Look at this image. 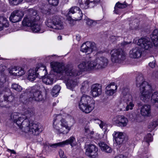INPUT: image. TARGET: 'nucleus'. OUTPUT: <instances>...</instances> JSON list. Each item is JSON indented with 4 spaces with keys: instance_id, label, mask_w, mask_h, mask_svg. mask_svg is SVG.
Masks as SVG:
<instances>
[{
    "instance_id": "9b49d317",
    "label": "nucleus",
    "mask_w": 158,
    "mask_h": 158,
    "mask_svg": "<svg viewBox=\"0 0 158 158\" xmlns=\"http://www.w3.org/2000/svg\"><path fill=\"white\" fill-rule=\"evenodd\" d=\"M113 123L121 127L126 126L128 123V119L123 115H119L114 117L112 119Z\"/></svg>"
},
{
    "instance_id": "6e6552de",
    "label": "nucleus",
    "mask_w": 158,
    "mask_h": 158,
    "mask_svg": "<svg viewBox=\"0 0 158 158\" xmlns=\"http://www.w3.org/2000/svg\"><path fill=\"white\" fill-rule=\"evenodd\" d=\"M45 23L50 28L49 30L51 31H54V29L61 30L64 28L63 22L57 16L47 19Z\"/></svg>"
},
{
    "instance_id": "603ef678",
    "label": "nucleus",
    "mask_w": 158,
    "mask_h": 158,
    "mask_svg": "<svg viewBox=\"0 0 158 158\" xmlns=\"http://www.w3.org/2000/svg\"><path fill=\"white\" fill-rule=\"evenodd\" d=\"M92 2H91L90 4V7H93L95 6H96L98 3H99L100 0H99L98 2H97L96 0H93Z\"/></svg>"
},
{
    "instance_id": "c756f323",
    "label": "nucleus",
    "mask_w": 158,
    "mask_h": 158,
    "mask_svg": "<svg viewBox=\"0 0 158 158\" xmlns=\"http://www.w3.org/2000/svg\"><path fill=\"white\" fill-rule=\"evenodd\" d=\"M8 26L9 23L6 18L0 16V31L2 30L4 27H7Z\"/></svg>"
},
{
    "instance_id": "2eb2a0df",
    "label": "nucleus",
    "mask_w": 158,
    "mask_h": 158,
    "mask_svg": "<svg viewBox=\"0 0 158 158\" xmlns=\"http://www.w3.org/2000/svg\"><path fill=\"white\" fill-rule=\"evenodd\" d=\"M137 44L145 50H150L153 47L152 44L148 38L139 39L138 41Z\"/></svg>"
},
{
    "instance_id": "6ab92c4d",
    "label": "nucleus",
    "mask_w": 158,
    "mask_h": 158,
    "mask_svg": "<svg viewBox=\"0 0 158 158\" xmlns=\"http://www.w3.org/2000/svg\"><path fill=\"white\" fill-rule=\"evenodd\" d=\"M95 60L98 64V68L99 69L105 68L108 63V59L104 56L98 57Z\"/></svg>"
},
{
    "instance_id": "09e8293b",
    "label": "nucleus",
    "mask_w": 158,
    "mask_h": 158,
    "mask_svg": "<svg viewBox=\"0 0 158 158\" xmlns=\"http://www.w3.org/2000/svg\"><path fill=\"white\" fill-rule=\"evenodd\" d=\"M10 3L11 5H17L22 2L23 0H9Z\"/></svg>"
},
{
    "instance_id": "0eeeda50",
    "label": "nucleus",
    "mask_w": 158,
    "mask_h": 158,
    "mask_svg": "<svg viewBox=\"0 0 158 158\" xmlns=\"http://www.w3.org/2000/svg\"><path fill=\"white\" fill-rule=\"evenodd\" d=\"M27 126L23 125L21 129L22 131L28 133L30 135H37L42 131L41 125L39 123H30L28 118H27Z\"/></svg>"
},
{
    "instance_id": "0e129e2a",
    "label": "nucleus",
    "mask_w": 158,
    "mask_h": 158,
    "mask_svg": "<svg viewBox=\"0 0 158 158\" xmlns=\"http://www.w3.org/2000/svg\"><path fill=\"white\" fill-rule=\"evenodd\" d=\"M3 67L2 66H0V71H1L2 72H3L4 71V70H2V69H3Z\"/></svg>"
},
{
    "instance_id": "58836bf2",
    "label": "nucleus",
    "mask_w": 158,
    "mask_h": 158,
    "mask_svg": "<svg viewBox=\"0 0 158 158\" xmlns=\"http://www.w3.org/2000/svg\"><path fill=\"white\" fill-rule=\"evenodd\" d=\"M151 101L153 103H158V92H155L152 94Z\"/></svg>"
},
{
    "instance_id": "6e6d98bb",
    "label": "nucleus",
    "mask_w": 158,
    "mask_h": 158,
    "mask_svg": "<svg viewBox=\"0 0 158 158\" xmlns=\"http://www.w3.org/2000/svg\"><path fill=\"white\" fill-rule=\"evenodd\" d=\"M131 43V42L130 41L129 42H123L121 44V47L123 48V47Z\"/></svg>"
},
{
    "instance_id": "680f3d73",
    "label": "nucleus",
    "mask_w": 158,
    "mask_h": 158,
    "mask_svg": "<svg viewBox=\"0 0 158 158\" xmlns=\"http://www.w3.org/2000/svg\"><path fill=\"white\" fill-rule=\"evenodd\" d=\"M76 39L78 41H79L80 40V36L79 35L77 34L76 35Z\"/></svg>"
},
{
    "instance_id": "412c9836",
    "label": "nucleus",
    "mask_w": 158,
    "mask_h": 158,
    "mask_svg": "<svg viewBox=\"0 0 158 158\" xmlns=\"http://www.w3.org/2000/svg\"><path fill=\"white\" fill-rule=\"evenodd\" d=\"M142 54L141 49L139 47H136L131 50L129 52V56L133 58H138Z\"/></svg>"
},
{
    "instance_id": "b1692460",
    "label": "nucleus",
    "mask_w": 158,
    "mask_h": 158,
    "mask_svg": "<svg viewBox=\"0 0 158 158\" xmlns=\"http://www.w3.org/2000/svg\"><path fill=\"white\" fill-rule=\"evenodd\" d=\"M151 112V106L150 105H145L142 106L140 110L141 114L144 116H149Z\"/></svg>"
},
{
    "instance_id": "5fc2aeb1",
    "label": "nucleus",
    "mask_w": 158,
    "mask_h": 158,
    "mask_svg": "<svg viewBox=\"0 0 158 158\" xmlns=\"http://www.w3.org/2000/svg\"><path fill=\"white\" fill-rule=\"evenodd\" d=\"M98 123L99 124L100 127L101 128H102L105 125V124L101 120H98Z\"/></svg>"
},
{
    "instance_id": "a18cd8bd",
    "label": "nucleus",
    "mask_w": 158,
    "mask_h": 158,
    "mask_svg": "<svg viewBox=\"0 0 158 158\" xmlns=\"http://www.w3.org/2000/svg\"><path fill=\"white\" fill-rule=\"evenodd\" d=\"M144 140L146 143L148 145H149V143L152 142L153 140V138L150 134H148L144 138Z\"/></svg>"
},
{
    "instance_id": "72a5a7b5",
    "label": "nucleus",
    "mask_w": 158,
    "mask_h": 158,
    "mask_svg": "<svg viewBox=\"0 0 158 158\" xmlns=\"http://www.w3.org/2000/svg\"><path fill=\"white\" fill-rule=\"evenodd\" d=\"M127 6L126 4H122L120 3L119 2H118L116 3L114 6V13L116 14H118L119 13V9L125 8Z\"/></svg>"
},
{
    "instance_id": "9d476101",
    "label": "nucleus",
    "mask_w": 158,
    "mask_h": 158,
    "mask_svg": "<svg viewBox=\"0 0 158 158\" xmlns=\"http://www.w3.org/2000/svg\"><path fill=\"white\" fill-rule=\"evenodd\" d=\"M110 54L111 60L113 62H119L126 58V53L121 48L112 50Z\"/></svg>"
},
{
    "instance_id": "7ed1b4c3",
    "label": "nucleus",
    "mask_w": 158,
    "mask_h": 158,
    "mask_svg": "<svg viewBox=\"0 0 158 158\" xmlns=\"http://www.w3.org/2000/svg\"><path fill=\"white\" fill-rule=\"evenodd\" d=\"M143 75L141 74L136 78V85L140 87V97L141 99L144 102L150 100L152 91L151 86L148 82L143 81Z\"/></svg>"
},
{
    "instance_id": "5701e85b",
    "label": "nucleus",
    "mask_w": 158,
    "mask_h": 158,
    "mask_svg": "<svg viewBox=\"0 0 158 158\" xmlns=\"http://www.w3.org/2000/svg\"><path fill=\"white\" fill-rule=\"evenodd\" d=\"M117 87L114 84H110L108 85L106 88V94L108 96L113 95L116 91Z\"/></svg>"
},
{
    "instance_id": "e2e57ef3",
    "label": "nucleus",
    "mask_w": 158,
    "mask_h": 158,
    "mask_svg": "<svg viewBox=\"0 0 158 158\" xmlns=\"http://www.w3.org/2000/svg\"><path fill=\"white\" fill-rule=\"evenodd\" d=\"M158 74V73L157 72H155L153 73V77H158L157 76V75Z\"/></svg>"
},
{
    "instance_id": "4468645a",
    "label": "nucleus",
    "mask_w": 158,
    "mask_h": 158,
    "mask_svg": "<svg viewBox=\"0 0 158 158\" xmlns=\"http://www.w3.org/2000/svg\"><path fill=\"white\" fill-rule=\"evenodd\" d=\"M98 150L97 148L95 145L89 144L87 146L85 154L91 158H95L98 156Z\"/></svg>"
},
{
    "instance_id": "ddd939ff",
    "label": "nucleus",
    "mask_w": 158,
    "mask_h": 158,
    "mask_svg": "<svg viewBox=\"0 0 158 158\" xmlns=\"http://www.w3.org/2000/svg\"><path fill=\"white\" fill-rule=\"evenodd\" d=\"M30 96V98L35 101H40L44 99L41 92L36 89L35 87H33L31 88Z\"/></svg>"
},
{
    "instance_id": "473e14b6",
    "label": "nucleus",
    "mask_w": 158,
    "mask_h": 158,
    "mask_svg": "<svg viewBox=\"0 0 158 158\" xmlns=\"http://www.w3.org/2000/svg\"><path fill=\"white\" fill-rule=\"evenodd\" d=\"M53 76L50 75L47 77H44L42 79V81L46 85H52L53 84Z\"/></svg>"
},
{
    "instance_id": "1a4fd4ad",
    "label": "nucleus",
    "mask_w": 158,
    "mask_h": 158,
    "mask_svg": "<svg viewBox=\"0 0 158 158\" xmlns=\"http://www.w3.org/2000/svg\"><path fill=\"white\" fill-rule=\"evenodd\" d=\"M122 99L126 103V107L127 111L129 110H132L135 106V101L131 94L129 89L128 88L124 89L122 92Z\"/></svg>"
},
{
    "instance_id": "de8ad7c7",
    "label": "nucleus",
    "mask_w": 158,
    "mask_h": 158,
    "mask_svg": "<svg viewBox=\"0 0 158 158\" xmlns=\"http://www.w3.org/2000/svg\"><path fill=\"white\" fill-rule=\"evenodd\" d=\"M89 87V85L88 82L86 81H85L82 84V87L81 88V91L83 90H87Z\"/></svg>"
},
{
    "instance_id": "8fccbe9b",
    "label": "nucleus",
    "mask_w": 158,
    "mask_h": 158,
    "mask_svg": "<svg viewBox=\"0 0 158 158\" xmlns=\"http://www.w3.org/2000/svg\"><path fill=\"white\" fill-rule=\"evenodd\" d=\"M114 140L117 143V144L120 145L122 143L124 139H122L119 138L117 137H113Z\"/></svg>"
},
{
    "instance_id": "864d4df0",
    "label": "nucleus",
    "mask_w": 158,
    "mask_h": 158,
    "mask_svg": "<svg viewBox=\"0 0 158 158\" xmlns=\"http://www.w3.org/2000/svg\"><path fill=\"white\" fill-rule=\"evenodd\" d=\"M59 155L61 158H66V156L64 154V152L61 150H60L59 151Z\"/></svg>"
},
{
    "instance_id": "f704fd0d",
    "label": "nucleus",
    "mask_w": 158,
    "mask_h": 158,
    "mask_svg": "<svg viewBox=\"0 0 158 158\" xmlns=\"http://www.w3.org/2000/svg\"><path fill=\"white\" fill-rule=\"evenodd\" d=\"M78 68L80 69V71L78 72H77L75 70V73L80 72L81 74V72L82 71H85V70L88 71L87 63L86 64V63L84 62L81 63L80 64L78 65Z\"/></svg>"
},
{
    "instance_id": "338daca9",
    "label": "nucleus",
    "mask_w": 158,
    "mask_h": 158,
    "mask_svg": "<svg viewBox=\"0 0 158 158\" xmlns=\"http://www.w3.org/2000/svg\"><path fill=\"white\" fill-rule=\"evenodd\" d=\"M25 0L27 2H31L33 1H34V0Z\"/></svg>"
},
{
    "instance_id": "f257e3e1",
    "label": "nucleus",
    "mask_w": 158,
    "mask_h": 158,
    "mask_svg": "<svg viewBox=\"0 0 158 158\" xmlns=\"http://www.w3.org/2000/svg\"><path fill=\"white\" fill-rule=\"evenodd\" d=\"M50 65L54 72L60 74L62 76V78L65 79L67 88L72 91L74 90L78 83L76 77L80 75V72L75 73L74 70L65 68L62 64L57 62H52L51 63Z\"/></svg>"
},
{
    "instance_id": "39448f33",
    "label": "nucleus",
    "mask_w": 158,
    "mask_h": 158,
    "mask_svg": "<svg viewBox=\"0 0 158 158\" xmlns=\"http://www.w3.org/2000/svg\"><path fill=\"white\" fill-rule=\"evenodd\" d=\"M78 106L80 110L83 113L88 114L94 109V101L89 96L83 94L78 102Z\"/></svg>"
},
{
    "instance_id": "3c124183",
    "label": "nucleus",
    "mask_w": 158,
    "mask_h": 158,
    "mask_svg": "<svg viewBox=\"0 0 158 158\" xmlns=\"http://www.w3.org/2000/svg\"><path fill=\"white\" fill-rule=\"evenodd\" d=\"M50 5L53 6H56L59 2V0H47Z\"/></svg>"
},
{
    "instance_id": "c85d7f7f",
    "label": "nucleus",
    "mask_w": 158,
    "mask_h": 158,
    "mask_svg": "<svg viewBox=\"0 0 158 158\" xmlns=\"http://www.w3.org/2000/svg\"><path fill=\"white\" fill-rule=\"evenodd\" d=\"M99 145L102 150L107 153H111L112 150L111 148L103 142L99 143Z\"/></svg>"
},
{
    "instance_id": "f3484780",
    "label": "nucleus",
    "mask_w": 158,
    "mask_h": 158,
    "mask_svg": "<svg viewBox=\"0 0 158 158\" xmlns=\"http://www.w3.org/2000/svg\"><path fill=\"white\" fill-rule=\"evenodd\" d=\"M14 99V97L12 95L7 96L0 94V106H6L9 102H11Z\"/></svg>"
},
{
    "instance_id": "a211bd4d",
    "label": "nucleus",
    "mask_w": 158,
    "mask_h": 158,
    "mask_svg": "<svg viewBox=\"0 0 158 158\" xmlns=\"http://www.w3.org/2000/svg\"><path fill=\"white\" fill-rule=\"evenodd\" d=\"M71 14H75V19L78 20H80L83 16L81 10L77 6L72 7L69 9L68 15H69Z\"/></svg>"
},
{
    "instance_id": "c9c22d12",
    "label": "nucleus",
    "mask_w": 158,
    "mask_h": 158,
    "mask_svg": "<svg viewBox=\"0 0 158 158\" xmlns=\"http://www.w3.org/2000/svg\"><path fill=\"white\" fill-rule=\"evenodd\" d=\"M158 125V120H154L150 122L148 126L149 131H151Z\"/></svg>"
},
{
    "instance_id": "cd10ccee",
    "label": "nucleus",
    "mask_w": 158,
    "mask_h": 158,
    "mask_svg": "<svg viewBox=\"0 0 158 158\" xmlns=\"http://www.w3.org/2000/svg\"><path fill=\"white\" fill-rule=\"evenodd\" d=\"M87 62L88 71L99 69L98 68V64L95 59L92 61H88Z\"/></svg>"
},
{
    "instance_id": "2f4dec72",
    "label": "nucleus",
    "mask_w": 158,
    "mask_h": 158,
    "mask_svg": "<svg viewBox=\"0 0 158 158\" xmlns=\"http://www.w3.org/2000/svg\"><path fill=\"white\" fill-rule=\"evenodd\" d=\"M80 7L83 9H87L90 7V3L88 0H78Z\"/></svg>"
},
{
    "instance_id": "7c9ffc66",
    "label": "nucleus",
    "mask_w": 158,
    "mask_h": 158,
    "mask_svg": "<svg viewBox=\"0 0 158 158\" xmlns=\"http://www.w3.org/2000/svg\"><path fill=\"white\" fill-rule=\"evenodd\" d=\"M64 146L70 144L71 146L73 147L76 144L75 138L73 137H70L69 139L65 141H63Z\"/></svg>"
},
{
    "instance_id": "a878e982",
    "label": "nucleus",
    "mask_w": 158,
    "mask_h": 158,
    "mask_svg": "<svg viewBox=\"0 0 158 158\" xmlns=\"http://www.w3.org/2000/svg\"><path fill=\"white\" fill-rule=\"evenodd\" d=\"M35 69H36L37 73H39V77H43L47 73V70L46 68L44 66L40 65H38Z\"/></svg>"
},
{
    "instance_id": "052dcab7",
    "label": "nucleus",
    "mask_w": 158,
    "mask_h": 158,
    "mask_svg": "<svg viewBox=\"0 0 158 158\" xmlns=\"http://www.w3.org/2000/svg\"><path fill=\"white\" fill-rule=\"evenodd\" d=\"M110 39L112 41H115V40L116 39V38L114 36H111L110 37Z\"/></svg>"
},
{
    "instance_id": "f03ea898",
    "label": "nucleus",
    "mask_w": 158,
    "mask_h": 158,
    "mask_svg": "<svg viewBox=\"0 0 158 158\" xmlns=\"http://www.w3.org/2000/svg\"><path fill=\"white\" fill-rule=\"evenodd\" d=\"M29 15L25 17L22 21L23 25L31 27L33 32L42 33L44 30L41 26L38 23L40 17L37 15V11L32 9L29 10Z\"/></svg>"
},
{
    "instance_id": "f8f14e48",
    "label": "nucleus",
    "mask_w": 158,
    "mask_h": 158,
    "mask_svg": "<svg viewBox=\"0 0 158 158\" xmlns=\"http://www.w3.org/2000/svg\"><path fill=\"white\" fill-rule=\"evenodd\" d=\"M96 46L94 43L87 41L84 43L81 47V51L83 52L90 54L95 50Z\"/></svg>"
},
{
    "instance_id": "a19ab883",
    "label": "nucleus",
    "mask_w": 158,
    "mask_h": 158,
    "mask_svg": "<svg viewBox=\"0 0 158 158\" xmlns=\"http://www.w3.org/2000/svg\"><path fill=\"white\" fill-rule=\"evenodd\" d=\"M125 134L122 132L115 131L113 134V137H117L124 139Z\"/></svg>"
},
{
    "instance_id": "69168bd1",
    "label": "nucleus",
    "mask_w": 158,
    "mask_h": 158,
    "mask_svg": "<svg viewBox=\"0 0 158 158\" xmlns=\"http://www.w3.org/2000/svg\"><path fill=\"white\" fill-rule=\"evenodd\" d=\"M62 36L61 35L59 36L58 37V39L59 40H60L62 39Z\"/></svg>"
},
{
    "instance_id": "37998d69",
    "label": "nucleus",
    "mask_w": 158,
    "mask_h": 158,
    "mask_svg": "<svg viewBox=\"0 0 158 158\" xmlns=\"http://www.w3.org/2000/svg\"><path fill=\"white\" fill-rule=\"evenodd\" d=\"M94 133L93 131H90L89 130V127L88 126H85L84 128V134L85 135L88 136L89 135L91 136Z\"/></svg>"
},
{
    "instance_id": "aec40b11",
    "label": "nucleus",
    "mask_w": 158,
    "mask_h": 158,
    "mask_svg": "<svg viewBox=\"0 0 158 158\" xmlns=\"http://www.w3.org/2000/svg\"><path fill=\"white\" fill-rule=\"evenodd\" d=\"M101 85L98 84H93L91 87V94L94 97H96L102 93Z\"/></svg>"
},
{
    "instance_id": "e433bc0d",
    "label": "nucleus",
    "mask_w": 158,
    "mask_h": 158,
    "mask_svg": "<svg viewBox=\"0 0 158 158\" xmlns=\"http://www.w3.org/2000/svg\"><path fill=\"white\" fill-rule=\"evenodd\" d=\"M84 20L85 21V23L87 26L89 27H93L95 26L96 24V21L87 17L85 18Z\"/></svg>"
},
{
    "instance_id": "13d9d810",
    "label": "nucleus",
    "mask_w": 158,
    "mask_h": 158,
    "mask_svg": "<svg viewBox=\"0 0 158 158\" xmlns=\"http://www.w3.org/2000/svg\"><path fill=\"white\" fill-rule=\"evenodd\" d=\"M149 65L152 68H154L155 65V61H152V62H150L149 63Z\"/></svg>"
},
{
    "instance_id": "dca6fc26",
    "label": "nucleus",
    "mask_w": 158,
    "mask_h": 158,
    "mask_svg": "<svg viewBox=\"0 0 158 158\" xmlns=\"http://www.w3.org/2000/svg\"><path fill=\"white\" fill-rule=\"evenodd\" d=\"M24 14L21 11L16 10L11 14L9 19L12 23H15L21 20Z\"/></svg>"
},
{
    "instance_id": "bb28decb",
    "label": "nucleus",
    "mask_w": 158,
    "mask_h": 158,
    "mask_svg": "<svg viewBox=\"0 0 158 158\" xmlns=\"http://www.w3.org/2000/svg\"><path fill=\"white\" fill-rule=\"evenodd\" d=\"M152 40L154 46H158V30L155 29L154 30L151 36Z\"/></svg>"
},
{
    "instance_id": "bf43d9fd",
    "label": "nucleus",
    "mask_w": 158,
    "mask_h": 158,
    "mask_svg": "<svg viewBox=\"0 0 158 158\" xmlns=\"http://www.w3.org/2000/svg\"><path fill=\"white\" fill-rule=\"evenodd\" d=\"M7 151L9 152H10L11 153L14 154H16V153L14 150H11L10 149H7Z\"/></svg>"
},
{
    "instance_id": "79ce46f5",
    "label": "nucleus",
    "mask_w": 158,
    "mask_h": 158,
    "mask_svg": "<svg viewBox=\"0 0 158 158\" xmlns=\"http://www.w3.org/2000/svg\"><path fill=\"white\" fill-rule=\"evenodd\" d=\"M64 146L63 142H58L57 143L50 144L48 146V147H51L52 148H57L58 147H62Z\"/></svg>"
},
{
    "instance_id": "4d7b16f0",
    "label": "nucleus",
    "mask_w": 158,
    "mask_h": 158,
    "mask_svg": "<svg viewBox=\"0 0 158 158\" xmlns=\"http://www.w3.org/2000/svg\"><path fill=\"white\" fill-rule=\"evenodd\" d=\"M5 81L2 80V79L0 78V89L3 87V84Z\"/></svg>"
},
{
    "instance_id": "20e7f679",
    "label": "nucleus",
    "mask_w": 158,
    "mask_h": 158,
    "mask_svg": "<svg viewBox=\"0 0 158 158\" xmlns=\"http://www.w3.org/2000/svg\"><path fill=\"white\" fill-rule=\"evenodd\" d=\"M52 126L54 131L58 135H66L71 129V126H69L68 122L60 114L53 120Z\"/></svg>"
},
{
    "instance_id": "4c0bfd02",
    "label": "nucleus",
    "mask_w": 158,
    "mask_h": 158,
    "mask_svg": "<svg viewBox=\"0 0 158 158\" xmlns=\"http://www.w3.org/2000/svg\"><path fill=\"white\" fill-rule=\"evenodd\" d=\"M60 89V87L59 85L55 86L53 88L51 94L55 97H56Z\"/></svg>"
},
{
    "instance_id": "ea45409f",
    "label": "nucleus",
    "mask_w": 158,
    "mask_h": 158,
    "mask_svg": "<svg viewBox=\"0 0 158 158\" xmlns=\"http://www.w3.org/2000/svg\"><path fill=\"white\" fill-rule=\"evenodd\" d=\"M125 134L122 132L115 131L113 134V137H117L124 139Z\"/></svg>"
},
{
    "instance_id": "4be33fe9",
    "label": "nucleus",
    "mask_w": 158,
    "mask_h": 158,
    "mask_svg": "<svg viewBox=\"0 0 158 158\" xmlns=\"http://www.w3.org/2000/svg\"><path fill=\"white\" fill-rule=\"evenodd\" d=\"M25 71L21 67L14 66L10 71V73L12 75L18 76H22L25 73Z\"/></svg>"
},
{
    "instance_id": "393cba45",
    "label": "nucleus",
    "mask_w": 158,
    "mask_h": 158,
    "mask_svg": "<svg viewBox=\"0 0 158 158\" xmlns=\"http://www.w3.org/2000/svg\"><path fill=\"white\" fill-rule=\"evenodd\" d=\"M37 70L35 68L30 69L28 72L27 79L32 81H34L35 78L39 77V73H37Z\"/></svg>"
},
{
    "instance_id": "423d86ee",
    "label": "nucleus",
    "mask_w": 158,
    "mask_h": 158,
    "mask_svg": "<svg viewBox=\"0 0 158 158\" xmlns=\"http://www.w3.org/2000/svg\"><path fill=\"white\" fill-rule=\"evenodd\" d=\"M34 114L31 111L26 110L24 114H21L18 112L13 113L11 115V118L21 129L23 125L27 126V118H29L33 116Z\"/></svg>"
},
{
    "instance_id": "49530a36",
    "label": "nucleus",
    "mask_w": 158,
    "mask_h": 158,
    "mask_svg": "<svg viewBox=\"0 0 158 158\" xmlns=\"http://www.w3.org/2000/svg\"><path fill=\"white\" fill-rule=\"evenodd\" d=\"M118 108L120 111H127L126 105L124 103L119 102V104L118 105Z\"/></svg>"
},
{
    "instance_id": "774afa93",
    "label": "nucleus",
    "mask_w": 158,
    "mask_h": 158,
    "mask_svg": "<svg viewBox=\"0 0 158 158\" xmlns=\"http://www.w3.org/2000/svg\"><path fill=\"white\" fill-rule=\"evenodd\" d=\"M71 97L72 98H74V95L73 94H72L71 95Z\"/></svg>"
},
{
    "instance_id": "c03bdc74",
    "label": "nucleus",
    "mask_w": 158,
    "mask_h": 158,
    "mask_svg": "<svg viewBox=\"0 0 158 158\" xmlns=\"http://www.w3.org/2000/svg\"><path fill=\"white\" fill-rule=\"evenodd\" d=\"M11 87L13 89L18 92L21 91L22 89V87L20 85L15 83L12 84Z\"/></svg>"
}]
</instances>
